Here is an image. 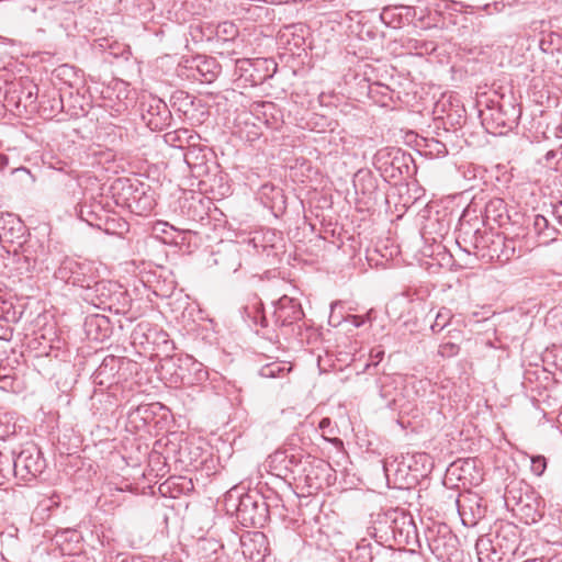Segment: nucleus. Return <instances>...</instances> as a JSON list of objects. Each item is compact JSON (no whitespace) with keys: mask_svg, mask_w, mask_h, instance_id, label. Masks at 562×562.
I'll list each match as a JSON object with an SVG mask.
<instances>
[{"mask_svg":"<svg viewBox=\"0 0 562 562\" xmlns=\"http://www.w3.org/2000/svg\"><path fill=\"white\" fill-rule=\"evenodd\" d=\"M299 437H291L281 448L268 458L271 474L288 480L304 476L312 486L313 480H319L321 474H328L331 468L323 460L311 461V456L297 445Z\"/></svg>","mask_w":562,"mask_h":562,"instance_id":"obj_1","label":"nucleus"},{"mask_svg":"<svg viewBox=\"0 0 562 562\" xmlns=\"http://www.w3.org/2000/svg\"><path fill=\"white\" fill-rule=\"evenodd\" d=\"M378 526L374 527L379 535L376 547L380 548L382 542H389V547L393 543L397 546H408L417 539V529L413 517L398 509H392L378 519ZM378 537V533H375Z\"/></svg>","mask_w":562,"mask_h":562,"instance_id":"obj_2","label":"nucleus"},{"mask_svg":"<svg viewBox=\"0 0 562 562\" xmlns=\"http://www.w3.org/2000/svg\"><path fill=\"white\" fill-rule=\"evenodd\" d=\"M93 306L115 313H125L130 307V296L123 288L113 281L95 279L81 294Z\"/></svg>","mask_w":562,"mask_h":562,"instance_id":"obj_3","label":"nucleus"},{"mask_svg":"<svg viewBox=\"0 0 562 562\" xmlns=\"http://www.w3.org/2000/svg\"><path fill=\"white\" fill-rule=\"evenodd\" d=\"M505 503L514 515L526 525H532L543 517V499L529 486H508L505 493Z\"/></svg>","mask_w":562,"mask_h":562,"instance_id":"obj_4","label":"nucleus"},{"mask_svg":"<svg viewBox=\"0 0 562 562\" xmlns=\"http://www.w3.org/2000/svg\"><path fill=\"white\" fill-rule=\"evenodd\" d=\"M3 105L11 112L21 115L23 112L36 110L38 88L27 78L3 82Z\"/></svg>","mask_w":562,"mask_h":562,"instance_id":"obj_5","label":"nucleus"},{"mask_svg":"<svg viewBox=\"0 0 562 562\" xmlns=\"http://www.w3.org/2000/svg\"><path fill=\"white\" fill-rule=\"evenodd\" d=\"M482 124L488 133L503 135L518 125L520 108L510 100H502L496 105L480 112Z\"/></svg>","mask_w":562,"mask_h":562,"instance_id":"obj_6","label":"nucleus"},{"mask_svg":"<svg viewBox=\"0 0 562 562\" xmlns=\"http://www.w3.org/2000/svg\"><path fill=\"white\" fill-rule=\"evenodd\" d=\"M136 368V363L124 357L108 355L95 369L92 378L99 386L112 387L127 380L128 373Z\"/></svg>","mask_w":562,"mask_h":562,"instance_id":"obj_7","label":"nucleus"},{"mask_svg":"<svg viewBox=\"0 0 562 562\" xmlns=\"http://www.w3.org/2000/svg\"><path fill=\"white\" fill-rule=\"evenodd\" d=\"M46 468V461L41 450L30 445L12 458L14 476L23 482H30L40 475Z\"/></svg>","mask_w":562,"mask_h":562,"instance_id":"obj_8","label":"nucleus"},{"mask_svg":"<svg viewBox=\"0 0 562 562\" xmlns=\"http://www.w3.org/2000/svg\"><path fill=\"white\" fill-rule=\"evenodd\" d=\"M95 273L97 270L91 262L65 258L55 271V278L74 286H79L83 292L95 279Z\"/></svg>","mask_w":562,"mask_h":562,"instance_id":"obj_9","label":"nucleus"},{"mask_svg":"<svg viewBox=\"0 0 562 562\" xmlns=\"http://www.w3.org/2000/svg\"><path fill=\"white\" fill-rule=\"evenodd\" d=\"M140 115L143 122L151 131H162L170 125L172 120L168 105L160 98L153 94L143 95Z\"/></svg>","mask_w":562,"mask_h":562,"instance_id":"obj_10","label":"nucleus"},{"mask_svg":"<svg viewBox=\"0 0 562 562\" xmlns=\"http://www.w3.org/2000/svg\"><path fill=\"white\" fill-rule=\"evenodd\" d=\"M436 120L442 121L445 128H457L467 120L464 105L454 95L443 94L434 106Z\"/></svg>","mask_w":562,"mask_h":562,"instance_id":"obj_11","label":"nucleus"},{"mask_svg":"<svg viewBox=\"0 0 562 562\" xmlns=\"http://www.w3.org/2000/svg\"><path fill=\"white\" fill-rule=\"evenodd\" d=\"M76 213L78 217L86 222L88 225L92 227H97L99 229H104L109 232L111 229L110 223H114L115 220L106 215L100 202L92 201L87 202L83 201L76 206Z\"/></svg>","mask_w":562,"mask_h":562,"instance_id":"obj_12","label":"nucleus"},{"mask_svg":"<svg viewBox=\"0 0 562 562\" xmlns=\"http://www.w3.org/2000/svg\"><path fill=\"white\" fill-rule=\"evenodd\" d=\"M199 138L200 136L198 134L188 128H179L164 135L165 143L169 146L176 148H188L184 154V159L188 165H191L192 160L198 158L196 142Z\"/></svg>","mask_w":562,"mask_h":562,"instance_id":"obj_13","label":"nucleus"},{"mask_svg":"<svg viewBox=\"0 0 562 562\" xmlns=\"http://www.w3.org/2000/svg\"><path fill=\"white\" fill-rule=\"evenodd\" d=\"M274 322L278 326H290L304 317L301 303L288 295L281 296L274 307Z\"/></svg>","mask_w":562,"mask_h":562,"instance_id":"obj_14","label":"nucleus"},{"mask_svg":"<svg viewBox=\"0 0 562 562\" xmlns=\"http://www.w3.org/2000/svg\"><path fill=\"white\" fill-rule=\"evenodd\" d=\"M144 182L139 180H131L127 178L116 179L112 186L113 198L116 205L126 207L130 210L137 194H139V187H143Z\"/></svg>","mask_w":562,"mask_h":562,"instance_id":"obj_15","label":"nucleus"},{"mask_svg":"<svg viewBox=\"0 0 562 562\" xmlns=\"http://www.w3.org/2000/svg\"><path fill=\"white\" fill-rule=\"evenodd\" d=\"M425 8L415 7L414 15H418V20L425 22L427 27L447 29V18L441 11L443 0H431Z\"/></svg>","mask_w":562,"mask_h":562,"instance_id":"obj_16","label":"nucleus"},{"mask_svg":"<svg viewBox=\"0 0 562 562\" xmlns=\"http://www.w3.org/2000/svg\"><path fill=\"white\" fill-rule=\"evenodd\" d=\"M189 68L195 71L192 74L195 79L206 83L213 82L221 71V66L215 58L207 56L194 57Z\"/></svg>","mask_w":562,"mask_h":562,"instance_id":"obj_17","label":"nucleus"},{"mask_svg":"<svg viewBox=\"0 0 562 562\" xmlns=\"http://www.w3.org/2000/svg\"><path fill=\"white\" fill-rule=\"evenodd\" d=\"M494 542L503 554L515 553L519 542V531L513 524H502L496 531Z\"/></svg>","mask_w":562,"mask_h":562,"instance_id":"obj_18","label":"nucleus"},{"mask_svg":"<svg viewBox=\"0 0 562 562\" xmlns=\"http://www.w3.org/2000/svg\"><path fill=\"white\" fill-rule=\"evenodd\" d=\"M24 235V225L21 220L12 213H0V240L14 243Z\"/></svg>","mask_w":562,"mask_h":562,"instance_id":"obj_19","label":"nucleus"},{"mask_svg":"<svg viewBox=\"0 0 562 562\" xmlns=\"http://www.w3.org/2000/svg\"><path fill=\"white\" fill-rule=\"evenodd\" d=\"M263 505L265 504H258L251 495L246 494L239 498V503L236 507L237 516L244 522L256 525L262 517V513L259 510H263Z\"/></svg>","mask_w":562,"mask_h":562,"instance_id":"obj_20","label":"nucleus"},{"mask_svg":"<svg viewBox=\"0 0 562 562\" xmlns=\"http://www.w3.org/2000/svg\"><path fill=\"white\" fill-rule=\"evenodd\" d=\"M22 258L26 262V270H33L38 265L47 262V251L38 239H30L23 247Z\"/></svg>","mask_w":562,"mask_h":562,"instance_id":"obj_21","label":"nucleus"},{"mask_svg":"<svg viewBox=\"0 0 562 562\" xmlns=\"http://www.w3.org/2000/svg\"><path fill=\"white\" fill-rule=\"evenodd\" d=\"M508 220L506 203L503 199L493 198L485 204L483 222L486 225L494 223L503 226Z\"/></svg>","mask_w":562,"mask_h":562,"instance_id":"obj_22","label":"nucleus"},{"mask_svg":"<svg viewBox=\"0 0 562 562\" xmlns=\"http://www.w3.org/2000/svg\"><path fill=\"white\" fill-rule=\"evenodd\" d=\"M243 553L249 555L251 560L261 561L268 551L266 537L261 532H256L250 537L241 539Z\"/></svg>","mask_w":562,"mask_h":562,"instance_id":"obj_23","label":"nucleus"},{"mask_svg":"<svg viewBox=\"0 0 562 562\" xmlns=\"http://www.w3.org/2000/svg\"><path fill=\"white\" fill-rule=\"evenodd\" d=\"M156 206L154 191L148 184L139 187V194L136 195L130 211L139 216L148 215Z\"/></svg>","mask_w":562,"mask_h":562,"instance_id":"obj_24","label":"nucleus"},{"mask_svg":"<svg viewBox=\"0 0 562 562\" xmlns=\"http://www.w3.org/2000/svg\"><path fill=\"white\" fill-rule=\"evenodd\" d=\"M449 498L457 508L464 526H475L485 515V508L482 507L479 502H475V508L472 505L469 506L471 514L470 517H468L467 506L460 503L459 495L450 494Z\"/></svg>","mask_w":562,"mask_h":562,"instance_id":"obj_25","label":"nucleus"},{"mask_svg":"<svg viewBox=\"0 0 562 562\" xmlns=\"http://www.w3.org/2000/svg\"><path fill=\"white\" fill-rule=\"evenodd\" d=\"M109 318L104 315H91L86 318L85 328L87 335L94 340H103L110 331Z\"/></svg>","mask_w":562,"mask_h":562,"instance_id":"obj_26","label":"nucleus"},{"mask_svg":"<svg viewBox=\"0 0 562 562\" xmlns=\"http://www.w3.org/2000/svg\"><path fill=\"white\" fill-rule=\"evenodd\" d=\"M188 374L182 375V382L188 385H196L209 379V372L203 363L192 357L186 358Z\"/></svg>","mask_w":562,"mask_h":562,"instance_id":"obj_27","label":"nucleus"},{"mask_svg":"<svg viewBox=\"0 0 562 562\" xmlns=\"http://www.w3.org/2000/svg\"><path fill=\"white\" fill-rule=\"evenodd\" d=\"M413 161V158L409 154H406L400 148H391L387 151V159L384 161V165H390L392 168L391 177H395V172L402 175L404 171L408 172L409 162Z\"/></svg>","mask_w":562,"mask_h":562,"instance_id":"obj_28","label":"nucleus"},{"mask_svg":"<svg viewBox=\"0 0 562 562\" xmlns=\"http://www.w3.org/2000/svg\"><path fill=\"white\" fill-rule=\"evenodd\" d=\"M380 396L389 408H394L397 403V381L391 375H384L378 381Z\"/></svg>","mask_w":562,"mask_h":562,"instance_id":"obj_29","label":"nucleus"},{"mask_svg":"<svg viewBox=\"0 0 562 562\" xmlns=\"http://www.w3.org/2000/svg\"><path fill=\"white\" fill-rule=\"evenodd\" d=\"M475 549L481 561L484 559L490 562H497L501 560V558L497 555L494 540L490 539L488 537L479 538L475 544Z\"/></svg>","mask_w":562,"mask_h":562,"instance_id":"obj_30","label":"nucleus"},{"mask_svg":"<svg viewBox=\"0 0 562 562\" xmlns=\"http://www.w3.org/2000/svg\"><path fill=\"white\" fill-rule=\"evenodd\" d=\"M237 36L238 27L233 22H222L215 29V42L218 44L233 43Z\"/></svg>","mask_w":562,"mask_h":562,"instance_id":"obj_31","label":"nucleus"},{"mask_svg":"<svg viewBox=\"0 0 562 562\" xmlns=\"http://www.w3.org/2000/svg\"><path fill=\"white\" fill-rule=\"evenodd\" d=\"M22 317V312L18 311L13 302L8 300L4 294L0 296V319L7 323H18Z\"/></svg>","mask_w":562,"mask_h":562,"instance_id":"obj_32","label":"nucleus"},{"mask_svg":"<svg viewBox=\"0 0 562 562\" xmlns=\"http://www.w3.org/2000/svg\"><path fill=\"white\" fill-rule=\"evenodd\" d=\"M353 187L356 193H362L363 195L371 194L375 189L374 178L370 172H358L353 178Z\"/></svg>","mask_w":562,"mask_h":562,"instance_id":"obj_33","label":"nucleus"},{"mask_svg":"<svg viewBox=\"0 0 562 562\" xmlns=\"http://www.w3.org/2000/svg\"><path fill=\"white\" fill-rule=\"evenodd\" d=\"M291 371V367H288L284 362L273 361L262 366L259 370V374L262 378L273 379L283 378Z\"/></svg>","mask_w":562,"mask_h":562,"instance_id":"obj_34","label":"nucleus"},{"mask_svg":"<svg viewBox=\"0 0 562 562\" xmlns=\"http://www.w3.org/2000/svg\"><path fill=\"white\" fill-rule=\"evenodd\" d=\"M350 562H372L373 561V547L371 543H366L364 540L358 543L355 549L349 553Z\"/></svg>","mask_w":562,"mask_h":562,"instance_id":"obj_35","label":"nucleus"},{"mask_svg":"<svg viewBox=\"0 0 562 562\" xmlns=\"http://www.w3.org/2000/svg\"><path fill=\"white\" fill-rule=\"evenodd\" d=\"M452 317H453V314H452L451 310H449L447 307H441L437 312V314L435 316V321L430 326L431 330L434 333L441 331L443 328H446L450 324Z\"/></svg>","mask_w":562,"mask_h":562,"instance_id":"obj_36","label":"nucleus"},{"mask_svg":"<svg viewBox=\"0 0 562 562\" xmlns=\"http://www.w3.org/2000/svg\"><path fill=\"white\" fill-rule=\"evenodd\" d=\"M262 61L260 60H250V59H237L236 60V69L239 71L240 77H254L252 70H256Z\"/></svg>","mask_w":562,"mask_h":562,"instance_id":"obj_37","label":"nucleus"},{"mask_svg":"<svg viewBox=\"0 0 562 562\" xmlns=\"http://www.w3.org/2000/svg\"><path fill=\"white\" fill-rule=\"evenodd\" d=\"M460 351V346L458 344L446 341L439 345L438 353L443 358H452L456 357Z\"/></svg>","mask_w":562,"mask_h":562,"instance_id":"obj_38","label":"nucleus"},{"mask_svg":"<svg viewBox=\"0 0 562 562\" xmlns=\"http://www.w3.org/2000/svg\"><path fill=\"white\" fill-rule=\"evenodd\" d=\"M559 234H560V231L554 225H551L550 222L548 221L547 228H544V232L540 238L539 244L540 245H549L552 241L557 240Z\"/></svg>","mask_w":562,"mask_h":562,"instance_id":"obj_39","label":"nucleus"},{"mask_svg":"<svg viewBox=\"0 0 562 562\" xmlns=\"http://www.w3.org/2000/svg\"><path fill=\"white\" fill-rule=\"evenodd\" d=\"M547 469V459L543 456H533L531 457V472L541 476Z\"/></svg>","mask_w":562,"mask_h":562,"instance_id":"obj_40","label":"nucleus"},{"mask_svg":"<svg viewBox=\"0 0 562 562\" xmlns=\"http://www.w3.org/2000/svg\"><path fill=\"white\" fill-rule=\"evenodd\" d=\"M548 221L549 220L541 214H537L533 217L532 229L538 237V243L540 241V238L544 232V228H547Z\"/></svg>","mask_w":562,"mask_h":562,"instance_id":"obj_41","label":"nucleus"},{"mask_svg":"<svg viewBox=\"0 0 562 562\" xmlns=\"http://www.w3.org/2000/svg\"><path fill=\"white\" fill-rule=\"evenodd\" d=\"M427 147L431 150V151H435L436 155H442L445 156L446 154H448V150H447V147L443 143L435 139V138H431V139H428L427 140Z\"/></svg>","mask_w":562,"mask_h":562,"instance_id":"obj_42","label":"nucleus"},{"mask_svg":"<svg viewBox=\"0 0 562 562\" xmlns=\"http://www.w3.org/2000/svg\"><path fill=\"white\" fill-rule=\"evenodd\" d=\"M371 314L372 311H369L366 315H348L347 321L355 327H361L367 322L371 321Z\"/></svg>","mask_w":562,"mask_h":562,"instance_id":"obj_43","label":"nucleus"},{"mask_svg":"<svg viewBox=\"0 0 562 562\" xmlns=\"http://www.w3.org/2000/svg\"><path fill=\"white\" fill-rule=\"evenodd\" d=\"M36 12V8L31 5H21L15 10V16L19 20H27Z\"/></svg>","mask_w":562,"mask_h":562,"instance_id":"obj_44","label":"nucleus"},{"mask_svg":"<svg viewBox=\"0 0 562 562\" xmlns=\"http://www.w3.org/2000/svg\"><path fill=\"white\" fill-rule=\"evenodd\" d=\"M397 465L396 459H385L383 461V470L387 479L392 472H396L398 470Z\"/></svg>","mask_w":562,"mask_h":562,"instance_id":"obj_45","label":"nucleus"},{"mask_svg":"<svg viewBox=\"0 0 562 562\" xmlns=\"http://www.w3.org/2000/svg\"><path fill=\"white\" fill-rule=\"evenodd\" d=\"M14 379L7 374H0V389L4 391H13Z\"/></svg>","mask_w":562,"mask_h":562,"instance_id":"obj_46","label":"nucleus"},{"mask_svg":"<svg viewBox=\"0 0 562 562\" xmlns=\"http://www.w3.org/2000/svg\"><path fill=\"white\" fill-rule=\"evenodd\" d=\"M552 215L555 222L562 226V201L552 205Z\"/></svg>","mask_w":562,"mask_h":562,"instance_id":"obj_47","label":"nucleus"},{"mask_svg":"<svg viewBox=\"0 0 562 562\" xmlns=\"http://www.w3.org/2000/svg\"><path fill=\"white\" fill-rule=\"evenodd\" d=\"M381 19L384 23L391 25L394 23L393 21V9H384L381 13Z\"/></svg>","mask_w":562,"mask_h":562,"instance_id":"obj_48","label":"nucleus"},{"mask_svg":"<svg viewBox=\"0 0 562 562\" xmlns=\"http://www.w3.org/2000/svg\"><path fill=\"white\" fill-rule=\"evenodd\" d=\"M2 459H3V454L0 452V473L4 472L5 470L9 471L11 463H12V459L5 458L7 464L4 467V462Z\"/></svg>","mask_w":562,"mask_h":562,"instance_id":"obj_49","label":"nucleus"},{"mask_svg":"<svg viewBox=\"0 0 562 562\" xmlns=\"http://www.w3.org/2000/svg\"><path fill=\"white\" fill-rule=\"evenodd\" d=\"M473 245L475 248H479L480 247V243L483 238V236L481 235V232H480V228H476L474 232H473Z\"/></svg>","mask_w":562,"mask_h":562,"instance_id":"obj_50","label":"nucleus"},{"mask_svg":"<svg viewBox=\"0 0 562 562\" xmlns=\"http://www.w3.org/2000/svg\"><path fill=\"white\" fill-rule=\"evenodd\" d=\"M551 43H552L551 41H548V40H546V38H542V40L540 41V43H539V47H540V49H541L542 52L548 53V52H550V45H551Z\"/></svg>","mask_w":562,"mask_h":562,"instance_id":"obj_51","label":"nucleus"},{"mask_svg":"<svg viewBox=\"0 0 562 562\" xmlns=\"http://www.w3.org/2000/svg\"><path fill=\"white\" fill-rule=\"evenodd\" d=\"M9 165V158L5 155H0V171H3Z\"/></svg>","mask_w":562,"mask_h":562,"instance_id":"obj_52","label":"nucleus"},{"mask_svg":"<svg viewBox=\"0 0 562 562\" xmlns=\"http://www.w3.org/2000/svg\"><path fill=\"white\" fill-rule=\"evenodd\" d=\"M121 562H153L151 560H144L142 557H133L131 559H125Z\"/></svg>","mask_w":562,"mask_h":562,"instance_id":"obj_53","label":"nucleus"},{"mask_svg":"<svg viewBox=\"0 0 562 562\" xmlns=\"http://www.w3.org/2000/svg\"><path fill=\"white\" fill-rule=\"evenodd\" d=\"M330 424H331L330 419L326 417V418H323V419L319 422V425H318V426H319V428H321V429H325V428L329 427V426H330Z\"/></svg>","mask_w":562,"mask_h":562,"instance_id":"obj_54","label":"nucleus"},{"mask_svg":"<svg viewBox=\"0 0 562 562\" xmlns=\"http://www.w3.org/2000/svg\"><path fill=\"white\" fill-rule=\"evenodd\" d=\"M554 156H555L554 151L550 150V151H548V153H547V155H546V159H547V160H550V159H551V158H553Z\"/></svg>","mask_w":562,"mask_h":562,"instance_id":"obj_55","label":"nucleus"},{"mask_svg":"<svg viewBox=\"0 0 562 562\" xmlns=\"http://www.w3.org/2000/svg\"><path fill=\"white\" fill-rule=\"evenodd\" d=\"M8 81H9L8 79H2V78L0 77V93H2V89L4 88V87H3V82H8Z\"/></svg>","mask_w":562,"mask_h":562,"instance_id":"obj_56","label":"nucleus"},{"mask_svg":"<svg viewBox=\"0 0 562 562\" xmlns=\"http://www.w3.org/2000/svg\"><path fill=\"white\" fill-rule=\"evenodd\" d=\"M127 109V105L126 104H120L119 105V109L116 110L117 112H121L122 110H126Z\"/></svg>","mask_w":562,"mask_h":562,"instance_id":"obj_57","label":"nucleus"},{"mask_svg":"<svg viewBox=\"0 0 562 562\" xmlns=\"http://www.w3.org/2000/svg\"><path fill=\"white\" fill-rule=\"evenodd\" d=\"M383 356V351H379L376 355H375V358H378L379 360L382 358Z\"/></svg>","mask_w":562,"mask_h":562,"instance_id":"obj_58","label":"nucleus"},{"mask_svg":"<svg viewBox=\"0 0 562 562\" xmlns=\"http://www.w3.org/2000/svg\"><path fill=\"white\" fill-rule=\"evenodd\" d=\"M262 326L267 327V324L265 323V318L262 319Z\"/></svg>","mask_w":562,"mask_h":562,"instance_id":"obj_59","label":"nucleus"},{"mask_svg":"<svg viewBox=\"0 0 562 562\" xmlns=\"http://www.w3.org/2000/svg\"><path fill=\"white\" fill-rule=\"evenodd\" d=\"M164 344L168 345L169 344L168 339L165 338Z\"/></svg>","mask_w":562,"mask_h":562,"instance_id":"obj_60","label":"nucleus"},{"mask_svg":"<svg viewBox=\"0 0 562 562\" xmlns=\"http://www.w3.org/2000/svg\"><path fill=\"white\" fill-rule=\"evenodd\" d=\"M59 103L63 105V98H61V97H60V99H59Z\"/></svg>","mask_w":562,"mask_h":562,"instance_id":"obj_61","label":"nucleus"}]
</instances>
